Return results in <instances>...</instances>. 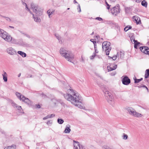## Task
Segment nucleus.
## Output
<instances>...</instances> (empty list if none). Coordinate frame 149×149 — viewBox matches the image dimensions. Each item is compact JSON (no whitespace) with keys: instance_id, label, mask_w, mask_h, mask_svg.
Segmentation results:
<instances>
[{"instance_id":"2f4dec72","label":"nucleus","mask_w":149,"mask_h":149,"mask_svg":"<svg viewBox=\"0 0 149 149\" xmlns=\"http://www.w3.org/2000/svg\"><path fill=\"white\" fill-rule=\"evenodd\" d=\"M57 122L59 124H62L64 122L63 120L62 119H58L57 120Z\"/></svg>"},{"instance_id":"0eeeda50","label":"nucleus","mask_w":149,"mask_h":149,"mask_svg":"<svg viewBox=\"0 0 149 149\" xmlns=\"http://www.w3.org/2000/svg\"><path fill=\"white\" fill-rule=\"evenodd\" d=\"M103 92L104 93V95L105 98L109 103H111V102L113 101V96L110 92L106 89L103 90Z\"/></svg>"},{"instance_id":"09e8293b","label":"nucleus","mask_w":149,"mask_h":149,"mask_svg":"<svg viewBox=\"0 0 149 149\" xmlns=\"http://www.w3.org/2000/svg\"><path fill=\"white\" fill-rule=\"evenodd\" d=\"M96 56H97V57L99 58H100H100H101V57L100 56H99L97 55Z\"/></svg>"},{"instance_id":"f704fd0d","label":"nucleus","mask_w":149,"mask_h":149,"mask_svg":"<svg viewBox=\"0 0 149 149\" xmlns=\"http://www.w3.org/2000/svg\"><path fill=\"white\" fill-rule=\"evenodd\" d=\"M102 149H111V148L105 145L102 146Z\"/></svg>"},{"instance_id":"de8ad7c7","label":"nucleus","mask_w":149,"mask_h":149,"mask_svg":"<svg viewBox=\"0 0 149 149\" xmlns=\"http://www.w3.org/2000/svg\"><path fill=\"white\" fill-rule=\"evenodd\" d=\"M94 47L95 49H96V48H97L96 47V43L95 44H94Z\"/></svg>"},{"instance_id":"473e14b6","label":"nucleus","mask_w":149,"mask_h":149,"mask_svg":"<svg viewBox=\"0 0 149 149\" xmlns=\"http://www.w3.org/2000/svg\"><path fill=\"white\" fill-rule=\"evenodd\" d=\"M142 79H143L142 78L139 79H134V83H138L142 80Z\"/></svg>"},{"instance_id":"6ab92c4d","label":"nucleus","mask_w":149,"mask_h":149,"mask_svg":"<svg viewBox=\"0 0 149 149\" xmlns=\"http://www.w3.org/2000/svg\"><path fill=\"white\" fill-rule=\"evenodd\" d=\"M3 77V79L5 82H6L7 81V73L5 72H3V73L2 74Z\"/></svg>"},{"instance_id":"ea45409f","label":"nucleus","mask_w":149,"mask_h":149,"mask_svg":"<svg viewBox=\"0 0 149 149\" xmlns=\"http://www.w3.org/2000/svg\"><path fill=\"white\" fill-rule=\"evenodd\" d=\"M95 54L93 53L92 55L90 56V58L91 59H93L95 57Z\"/></svg>"},{"instance_id":"f257e3e1","label":"nucleus","mask_w":149,"mask_h":149,"mask_svg":"<svg viewBox=\"0 0 149 149\" xmlns=\"http://www.w3.org/2000/svg\"><path fill=\"white\" fill-rule=\"evenodd\" d=\"M67 93L63 95L65 98L70 101L72 104L81 109H84L83 106L82 100L81 96L76 91L69 89L67 91Z\"/></svg>"},{"instance_id":"7c9ffc66","label":"nucleus","mask_w":149,"mask_h":149,"mask_svg":"<svg viewBox=\"0 0 149 149\" xmlns=\"http://www.w3.org/2000/svg\"><path fill=\"white\" fill-rule=\"evenodd\" d=\"M12 42L14 44H19V43L15 39H12Z\"/></svg>"},{"instance_id":"6e6d98bb","label":"nucleus","mask_w":149,"mask_h":149,"mask_svg":"<svg viewBox=\"0 0 149 149\" xmlns=\"http://www.w3.org/2000/svg\"><path fill=\"white\" fill-rule=\"evenodd\" d=\"M108 57L110 58H112V57H111L110 56H108Z\"/></svg>"},{"instance_id":"8fccbe9b","label":"nucleus","mask_w":149,"mask_h":149,"mask_svg":"<svg viewBox=\"0 0 149 149\" xmlns=\"http://www.w3.org/2000/svg\"><path fill=\"white\" fill-rule=\"evenodd\" d=\"M95 52L96 53H97L98 52V51L97 50V49L96 48V49H95Z\"/></svg>"},{"instance_id":"f03ea898","label":"nucleus","mask_w":149,"mask_h":149,"mask_svg":"<svg viewBox=\"0 0 149 149\" xmlns=\"http://www.w3.org/2000/svg\"><path fill=\"white\" fill-rule=\"evenodd\" d=\"M59 52L61 56L67 61L73 63L74 56L71 51L66 50L62 48L60 49Z\"/></svg>"},{"instance_id":"c756f323","label":"nucleus","mask_w":149,"mask_h":149,"mask_svg":"<svg viewBox=\"0 0 149 149\" xmlns=\"http://www.w3.org/2000/svg\"><path fill=\"white\" fill-rule=\"evenodd\" d=\"M132 28V27L130 26H127L124 29V30L125 31H127L129 29H131Z\"/></svg>"},{"instance_id":"2eb2a0df","label":"nucleus","mask_w":149,"mask_h":149,"mask_svg":"<svg viewBox=\"0 0 149 149\" xmlns=\"http://www.w3.org/2000/svg\"><path fill=\"white\" fill-rule=\"evenodd\" d=\"M133 18L137 24H141V20L140 18L138 16H134L133 17Z\"/></svg>"},{"instance_id":"bf43d9fd","label":"nucleus","mask_w":149,"mask_h":149,"mask_svg":"<svg viewBox=\"0 0 149 149\" xmlns=\"http://www.w3.org/2000/svg\"><path fill=\"white\" fill-rule=\"evenodd\" d=\"M93 32L92 33V34H93Z\"/></svg>"},{"instance_id":"b1692460","label":"nucleus","mask_w":149,"mask_h":149,"mask_svg":"<svg viewBox=\"0 0 149 149\" xmlns=\"http://www.w3.org/2000/svg\"><path fill=\"white\" fill-rule=\"evenodd\" d=\"M146 49H148V47L146 46L141 47H140V50L143 53H144L146 51Z\"/></svg>"},{"instance_id":"c03bdc74","label":"nucleus","mask_w":149,"mask_h":149,"mask_svg":"<svg viewBox=\"0 0 149 149\" xmlns=\"http://www.w3.org/2000/svg\"><path fill=\"white\" fill-rule=\"evenodd\" d=\"M116 74V72H114L113 73H112L111 74V76H114Z\"/></svg>"},{"instance_id":"79ce46f5","label":"nucleus","mask_w":149,"mask_h":149,"mask_svg":"<svg viewBox=\"0 0 149 149\" xmlns=\"http://www.w3.org/2000/svg\"><path fill=\"white\" fill-rule=\"evenodd\" d=\"M6 20L10 22L11 21V19L8 17H4Z\"/></svg>"},{"instance_id":"13d9d810","label":"nucleus","mask_w":149,"mask_h":149,"mask_svg":"<svg viewBox=\"0 0 149 149\" xmlns=\"http://www.w3.org/2000/svg\"><path fill=\"white\" fill-rule=\"evenodd\" d=\"M148 43L149 45V41L148 42Z\"/></svg>"},{"instance_id":"6e6552de","label":"nucleus","mask_w":149,"mask_h":149,"mask_svg":"<svg viewBox=\"0 0 149 149\" xmlns=\"http://www.w3.org/2000/svg\"><path fill=\"white\" fill-rule=\"evenodd\" d=\"M10 103L14 108L17 110L19 112L21 113L23 112V110L21 106L17 105L16 104L11 100L10 101Z\"/></svg>"},{"instance_id":"cd10ccee","label":"nucleus","mask_w":149,"mask_h":149,"mask_svg":"<svg viewBox=\"0 0 149 149\" xmlns=\"http://www.w3.org/2000/svg\"><path fill=\"white\" fill-rule=\"evenodd\" d=\"M16 146L15 145H13L11 146H9L7 147H6L4 149H15Z\"/></svg>"},{"instance_id":"c9c22d12","label":"nucleus","mask_w":149,"mask_h":149,"mask_svg":"<svg viewBox=\"0 0 149 149\" xmlns=\"http://www.w3.org/2000/svg\"><path fill=\"white\" fill-rule=\"evenodd\" d=\"M144 53L146 54L149 55V48H148V49H146V51Z\"/></svg>"},{"instance_id":"423d86ee","label":"nucleus","mask_w":149,"mask_h":149,"mask_svg":"<svg viewBox=\"0 0 149 149\" xmlns=\"http://www.w3.org/2000/svg\"><path fill=\"white\" fill-rule=\"evenodd\" d=\"M110 43L109 42H104L102 44V47L103 50H104L106 54L108 55L110 51L111 48L110 47Z\"/></svg>"},{"instance_id":"393cba45","label":"nucleus","mask_w":149,"mask_h":149,"mask_svg":"<svg viewBox=\"0 0 149 149\" xmlns=\"http://www.w3.org/2000/svg\"><path fill=\"white\" fill-rule=\"evenodd\" d=\"M17 53L22 56L23 57H25L26 56V54L25 53L21 51H18Z\"/></svg>"},{"instance_id":"4468645a","label":"nucleus","mask_w":149,"mask_h":149,"mask_svg":"<svg viewBox=\"0 0 149 149\" xmlns=\"http://www.w3.org/2000/svg\"><path fill=\"white\" fill-rule=\"evenodd\" d=\"M3 39L5 41L9 42H11L12 40V37L10 35L7 33L3 38Z\"/></svg>"},{"instance_id":"58836bf2","label":"nucleus","mask_w":149,"mask_h":149,"mask_svg":"<svg viewBox=\"0 0 149 149\" xmlns=\"http://www.w3.org/2000/svg\"><path fill=\"white\" fill-rule=\"evenodd\" d=\"M95 19L99 21H102L103 20L100 17H97L95 18Z\"/></svg>"},{"instance_id":"c85d7f7f","label":"nucleus","mask_w":149,"mask_h":149,"mask_svg":"<svg viewBox=\"0 0 149 149\" xmlns=\"http://www.w3.org/2000/svg\"><path fill=\"white\" fill-rule=\"evenodd\" d=\"M118 55H119V53L118 52H117V54L116 55H115L112 57V59L113 60H114V61L115 60L117 59L118 56Z\"/></svg>"},{"instance_id":"49530a36","label":"nucleus","mask_w":149,"mask_h":149,"mask_svg":"<svg viewBox=\"0 0 149 149\" xmlns=\"http://www.w3.org/2000/svg\"><path fill=\"white\" fill-rule=\"evenodd\" d=\"M36 106L37 108H40V105L39 104L36 105Z\"/></svg>"},{"instance_id":"603ef678","label":"nucleus","mask_w":149,"mask_h":149,"mask_svg":"<svg viewBox=\"0 0 149 149\" xmlns=\"http://www.w3.org/2000/svg\"><path fill=\"white\" fill-rule=\"evenodd\" d=\"M74 3H77V1L75 0H74Z\"/></svg>"},{"instance_id":"3c124183","label":"nucleus","mask_w":149,"mask_h":149,"mask_svg":"<svg viewBox=\"0 0 149 149\" xmlns=\"http://www.w3.org/2000/svg\"><path fill=\"white\" fill-rule=\"evenodd\" d=\"M111 2H114L116 0H109Z\"/></svg>"},{"instance_id":"a18cd8bd","label":"nucleus","mask_w":149,"mask_h":149,"mask_svg":"<svg viewBox=\"0 0 149 149\" xmlns=\"http://www.w3.org/2000/svg\"><path fill=\"white\" fill-rule=\"evenodd\" d=\"M57 38L58 39V40H59L60 39V37L59 36H56Z\"/></svg>"},{"instance_id":"412c9836","label":"nucleus","mask_w":149,"mask_h":149,"mask_svg":"<svg viewBox=\"0 0 149 149\" xmlns=\"http://www.w3.org/2000/svg\"><path fill=\"white\" fill-rule=\"evenodd\" d=\"M55 116V115L54 114L50 115H48L47 116L44 117L43 118V120H45L49 118H52Z\"/></svg>"},{"instance_id":"7ed1b4c3","label":"nucleus","mask_w":149,"mask_h":149,"mask_svg":"<svg viewBox=\"0 0 149 149\" xmlns=\"http://www.w3.org/2000/svg\"><path fill=\"white\" fill-rule=\"evenodd\" d=\"M30 8L36 16H40L42 14L43 9L37 4L31 3Z\"/></svg>"},{"instance_id":"f3484780","label":"nucleus","mask_w":149,"mask_h":149,"mask_svg":"<svg viewBox=\"0 0 149 149\" xmlns=\"http://www.w3.org/2000/svg\"><path fill=\"white\" fill-rule=\"evenodd\" d=\"M7 33V32L3 29H0V37L3 39Z\"/></svg>"},{"instance_id":"a19ab883","label":"nucleus","mask_w":149,"mask_h":149,"mask_svg":"<svg viewBox=\"0 0 149 149\" xmlns=\"http://www.w3.org/2000/svg\"><path fill=\"white\" fill-rule=\"evenodd\" d=\"M105 3L107 9H109L110 7V6L108 3L107 2H106Z\"/></svg>"},{"instance_id":"f8f14e48","label":"nucleus","mask_w":149,"mask_h":149,"mask_svg":"<svg viewBox=\"0 0 149 149\" xmlns=\"http://www.w3.org/2000/svg\"><path fill=\"white\" fill-rule=\"evenodd\" d=\"M130 39L132 42H134V47L136 49H137V46L140 44V42H137L136 40H135L134 36L133 35L131 36Z\"/></svg>"},{"instance_id":"864d4df0","label":"nucleus","mask_w":149,"mask_h":149,"mask_svg":"<svg viewBox=\"0 0 149 149\" xmlns=\"http://www.w3.org/2000/svg\"><path fill=\"white\" fill-rule=\"evenodd\" d=\"M21 73H19L18 75V77H20V76H21Z\"/></svg>"},{"instance_id":"20e7f679","label":"nucleus","mask_w":149,"mask_h":149,"mask_svg":"<svg viewBox=\"0 0 149 149\" xmlns=\"http://www.w3.org/2000/svg\"><path fill=\"white\" fill-rule=\"evenodd\" d=\"M125 109L130 114L134 117H141L143 116L141 113L136 112L135 109L132 107L127 106Z\"/></svg>"},{"instance_id":"dca6fc26","label":"nucleus","mask_w":149,"mask_h":149,"mask_svg":"<svg viewBox=\"0 0 149 149\" xmlns=\"http://www.w3.org/2000/svg\"><path fill=\"white\" fill-rule=\"evenodd\" d=\"M117 67V65L113 66V65L111 64L109 66H108L107 68L108 71H110L114 70H115Z\"/></svg>"},{"instance_id":"4c0bfd02","label":"nucleus","mask_w":149,"mask_h":149,"mask_svg":"<svg viewBox=\"0 0 149 149\" xmlns=\"http://www.w3.org/2000/svg\"><path fill=\"white\" fill-rule=\"evenodd\" d=\"M52 123V120H48L47 123L48 125H51Z\"/></svg>"},{"instance_id":"5701e85b","label":"nucleus","mask_w":149,"mask_h":149,"mask_svg":"<svg viewBox=\"0 0 149 149\" xmlns=\"http://www.w3.org/2000/svg\"><path fill=\"white\" fill-rule=\"evenodd\" d=\"M54 12V11L52 10L51 11V10H47V14H48L49 17V18L51 17L52 16H51V15L53 14Z\"/></svg>"},{"instance_id":"4d7b16f0","label":"nucleus","mask_w":149,"mask_h":149,"mask_svg":"<svg viewBox=\"0 0 149 149\" xmlns=\"http://www.w3.org/2000/svg\"><path fill=\"white\" fill-rule=\"evenodd\" d=\"M68 10H69L70 9V8H68V9H67Z\"/></svg>"},{"instance_id":"e433bc0d","label":"nucleus","mask_w":149,"mask_h":149,"mask_svg":"<svg viewBox=\"0 0 149 149\" xmlns=\"http://www.w3.org/2000/svg\"><path fill=\"white\" fill-rule=\"evenodd\" d=\"M77 10L79 12H81V9L80 8V5L78 4L77 6Z\"/></svg>"},{"instance_id":"4be33fe9","label":"nucleus","mask_w":149,"mask_h":149,"mask_svg":"<svg viewBox=\"0 0 149 149\" xmlns=\"http://www.w3.org/2000/svg\"><path fill=\"white\" fill-rule=\"evenodd\" d=\"M22 4L25 6V9L26 10L28 11L30 13H31V11L30 9L28 8L27 4L23 2Z\"/></svg>"},{"instance_id":"a878e982","label":"nucleus","mask_w":149,"mask_h":149,"mask_svg":"<svg viewBox=\"0 0 149 149\" xmlns=\"http://www.w3.org/2000/svg\"><path fill=\"white\" fill-rule=\"evenodd\" d=\"M149 76V69H147L145 72V79L148 78Z\"/></svg>"},{"instance_id":"a211bd4d","label":"nucleus","mask_w":149,"mask_h":149,"mask_svg":"<svg viewBox=\"0 0 149 149\" xmlns=\"http://www.w3.org/2000/svg\"><path fill=\"white\" fill-rule=\"evenodd\" d=\"M70 126L69 125H67L66 126L65 129L64 131V132L66 133H69L71 131L70 129Z\"/></svg>"},{"instance_id":"9d476101","label":"nucleus","mask_w":149,"mask_h":149,"mask_svg":"<svg viewBox=\"0 0 149 149\" xmlns=\"http://www.w3.org/2000/svg\"><path fill=\"white\" fill-rule=\"evenodd\" d=\"M123 77L122 80L123 84L128 85L130 83V80L127 76H123Z\"/></svg>"},{"instance_id":"5fc2aeb1","label":"nucleus","mask_w":149,"mask_h":149,"mask_svg":"<svg viewBox=\"0 0 149 149\" xmlns=\"http://www.w3.org/2000/svg\"><path fill=\"white\" fill-rule=\"evenodd\" d=\"M9 27L10 28H13V29L14 28V27L13 26H9Z\"/></svg>"},{"instance_id":"1a4fd4ad","label":"nucleus","mask_w":149,"mask_h":149,"mask_svg":"<svg viewBox=\"0 0 149 149\" xmlns=\"http://www.w3.org/2000/svg\"><path fill=\"white\" fill-rule=\"evenodd\" d=\"M111 12L113 15H116L120 12V10L118 6L114 7L111 9Z\"/></svg>"},{"instance_id":"aec40b11","label":"nucleus","mask_w":149,"mask_h":149,"mask_svg":"<svg viewBox=\"0 0 149 149\" xmlns=\"http://www.w3.org/2000/svg\"><path fill=\"white\" fill-rule=\"evenodd\" d=\"M31 13L33 15V17L35 22H41V19L40 17L34 16V14H32V13Z\"/></svg>"},{"instance_id":"37998d69","label":"nucleus","mask_w":149,"mask_h":149,"mask_svg":"<svg viewBox=\"0 0 149 149\" xmlns=\"http://www.w3.org/2000/svg\"><path fill=\"white\" fill-rule=\"evenodd\" d=\"M90 40L91 41L93 42V44H95V43H96V42L95 41V40L94 39H91Z\"/></svg>"},{"instance_id":"39448f33","label":"nucleus","mask_w":149,"mask_h":149,"mask_svg":"<svg viewBox=\"0 0 149 149\" xmlns=\"http://www.w3.org/2000/svg\"><path fill=\"white\" fill-rule=\"evenodd\" d=\"M15 94L20 100L24 102L29 106H31L32 105V103L31 101L29 100L28 98L22 95L20 93L16 92Z\"/></svg>"},{"instance_id":"bb28decb","label":"nucleus","mask_w":149,"mask_h":149,"mask_svg":"<svg viewBox=\"0 0 149 149\" xmlns=\"http://www.w3.org/2000/svg\"><path fill=\"white\" fill-rule=\"evenodd\" d=\"M142 5L145 7H146L147 6V3L145 0H143L141 2Z\"/></svg>"},{"instance_id":"ddd939ff","label":"nucleus","mask_w":149,"mask_h":149,"mask_svg":"<svg viewBox=\"0 0 149 149\" xmlns=\"http://www.w3.org/2000/svg\"><path fill=\"white\" fill-rule=\"evenodd\" d=\"M74 149H83L84 147L80 145L79 142L74 141Z\"/></svg>"},{"instance_id":"72a5a7b5","label":"nucleus","mask_w":149,"mask_h":149,"mask_svg":"<svg viewBox=\"0 0 149 149\" xmlns=\"http://www.w3.org/2000/svg\"><path fill=\"white\" fill-rule=\"evenodd\" d=\"M123 139L124 140H126L128 138V136L126 134L124 133L123 134V135L122 136Z\"/></svg>"},{"instance_id":"9b49d317","label":"nucleus","mask_w":149,"mask_h":149,"mask_svg":"<svg viewBox=\"0 0 149 149\" xmlns=\"http://www.w3.org/2000/svg\"><path fill=\"white\" fill-rule=\"evenodd\" d=\"M7 53L11 55L16 54H17V52L12 47H10L6 49Z\"/></svg>"}]
</instances>
